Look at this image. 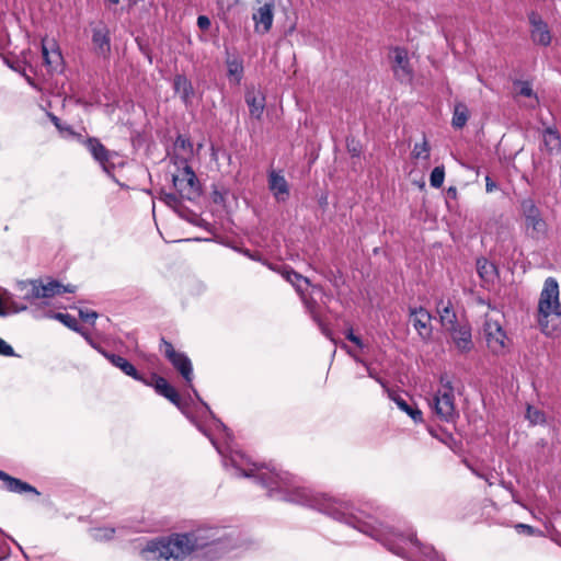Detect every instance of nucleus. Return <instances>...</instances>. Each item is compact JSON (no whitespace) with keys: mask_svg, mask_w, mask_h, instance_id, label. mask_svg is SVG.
<instances>
[{"mask_svg":"<svg viewBox=\"0 0 561 561\" xmlns=\"http://www.w3.org/2000/svg\"><path fill=\"white\" fill-rule=\"evenodd\" d=\"M99 351L113 366L119 368L125 375L134 378L135 380L147 382V379L139 375L135 366L131 363H129L126 358L119 355L108 353L104 350L99 348Z\"/></svg>","mask_w":561,"mask_h":561,"instance_id":"17","label":"nucleus"},{"mask_svg":"<svg viewBox=\"0 0 561 561\" xmlns=\"http://www.w3.org/2000/svg\"><path fill=\"white\" fill-rule=\"evenodd\" d=\"M393 536L398 537L400 542H403V543L410 542L411 545H413L415 547L420 546V541L415 538L414 535L403 536V535L393 534Z\"/></svg>","mask_w":561,"mask_h":561,"instance_id":"46","label":"nucleus"},{"mask_svg":"<svg viewBox=\"0 0 561 561\" xmlns=\"http://www.w3.org/2000/svg\"><path fill=\"white\" fill-rule=\"evenodd\" d=\"M275 3L273 0L265 1L254 10L252 20L254 21V31L257 34H266L271 31L274 19Z\"/></svg>","mask_w":561,"mask_h":561,"instance_id":"11","label":"nucleus"},{"mask_svg":"<svg viewBox=\"0 0 561 561\" xmlns=\"http://www.w3.org/2000/svg\"><path fill=\"white\" fill-rule=\"evenodd\" d=\"M0 355L15 356L13 347L1 337H0Z\"/></svg>","mask_w":561,"mask_h":561,"instance_id":"42","label":"nucleus"},{"mask_svg":"<svg viewBox=\"0 0 561 561\" xmlns=\"http://www.w3.org/2000/svg\"><path fill=\"white\" fill-rule=\"evenodd\" d=\"M41 279H32L21 284V289L25 290L23 296L26 300H34L42 298L41 291Z\"/></svg>","mask_w":561,"mask_h":561,"instance_id":"32","label":"nucleus"},{"mask_svg":"<svg viewBox=\"0 0 561 561\" xmlns=\"http://www.w3.org/2000/svg\"><path fill=\"white\" fill-rule=\"evenodd\" d=\"M355 359H356L358 363H362L363 365H365V366H366V368H367V373H368V376H369L370 378L375 379V380H376L378 383H380L383 388H387V387H386L385 381H383L381 378H379V377L375 374V371H374V370H373V369H371V368H370V367H369V366H368L364 360H362V359H359V358H357V357H355Z\"/></svg>","mask_w":561,"mask_h":561,"instance_id":"47","label":"nucleus"},{"mask_svg":"<svg viewBox=\"0 0 561 561\" xmlns=\"http://www.w3.org/2000/svg\"><path fill=\"white\" fill-rule=\"evenodd\" d=\"M228 76L234 78L236 82L239 83L243 75L242 61L234 58L227 60Z\"/></svg>","mask_w":561,"mask_h":561,"instance_id":"33","label":"nucleus"},{"mask_svg":"<svg viewBox=\"0 0 561 561\" xmlns=\"http://www.w3.org/2000/svg\"><path fill=\"white\" fill-rule=\"evenodd\" d=\"M111 3L117 4L121 0H108Z\"/></svg>","mask_w":561,"mask_h":561,"instance_id":"60","label":"nucleus"},{"mask_svg":"<svg viewBox=\"0 0 561 561\" xmlns=\"http://www.w3.org/2000/svg\"><path fill=\"white\" fill-rule=\"evenodd\" d=\"M114 534L115 529L111 527H99L91 530V535L95 540H110Z\"/></svg>","mask_w":561,"mask_h":561,"instance_id":"37","label":"nucleus"},{"mask_svg":"<svg viewBox=\"0 0 561 561\" xmlns=\"http://www.w3.org/2000/svg\"><path fill=\"white\" fill-rule=\"evenodd\" d=\"M160 199L175 210L182 205L179 196L174 193H161Z\"/></svg>","mask_w":561,"mask_h":561,"instance_id":"39","label":"nucleus"},{"mask_svg":"<svg viewBox=\"0 0 561 561\" xmlns=\"http://www.w3.org/2000/svg\"><path fill=\"white\" fill-rule=\"evenodd\" d=\"M447 196L450 197V198H456L457 197V188L454 187V186H450L447 190Z\"/></svg>","mask_w":561,"mask_h":561,"instance_id":"55","label":"nucleus"},{"mask_svg":"<svg viewBox=\"0 0 561 561\" xmlns=\"http://www.w3.org/2000/svg\"><path fill=\"white\" fill-rule=\"evenodd\" d=\"M526 419L533 425L543 424L546 422L545 413L531 405H528L526 411Z\"/></svg>","mask_w":561,"mask_h":561,"instance_id":"35","label":"nucleus"},{"mask_svg":"<svg viewBox=\"0 0 561 561\" xmlns=\"http://www.w3.org/2000/svg\"><path fill=\"white\" fill-rule=\"evenodd\" d=\"M517 527L524 528L525 531H529V533L533 530V528L530 526L525 525V524H519Z\"/></svg>","mask_w":561,"mask_h":561,"instance_id":"58","label":"nucleus"},{"mask_svg":"<svg viewBox=\"0 0 561 561\" xmlns=\"http://www.w3.org/2000/svg\"><path fill=\"white\" fill-rule=\"evenodd\" d=\"M390 59L391 70L394 78L400 83H412L414 79V70L410 64L408 50L403 47H393L391 48Z\"/></svg>","mask_w":561,"mask_h":561,"instance_id":"8","label":"nucleus"},{"mask_svg":"<svg viewBox=\"0 0 561 561\" xmlns=\"http://www.w3.org/2000/svg\"><path fill=\"white\" fill-rule=\"evenodd\" d=\"M62 284L58 280L48 278L46 283L41 279L39 291L42 298H51L61 294Z\"/></svg>","mask_w":561,"mask_h":561,"instance_id":"31","label":"nucleus"},{"mask_svg":"<svg viewBox=\"0 0 561 561\" xmlns=\"http://www.w3.org/2000/svg\"><path fill=\"white\" fill-rule=\"evenodd\" d=\"M531 38L536 44L548 46L551 43V35L546 23H539L538 27L531 30Z\"/></svg>","mask_w":561,"mask_h":561,"instance_id":"30","label":"nucleus"},{"mask_svg":"<svg viewBox=\"0 0 561 561\" xmlns=\"http://www.w3.org/2000/svg\"><path fill=\"white\" fill-rule=\"evenodd\" d=\"M536 320L546 336H561L560 290L554 277H548L543 283L538 299Z\"/></svg>","mask_w":561,"mask_h":561,"instance_id":"3","label":"nucleus"},{"mask_svg":"<svg viewBox=\"0 0 561 561\" xmlns=\"http://www.w3.org/2000/svg\"><path fill=\"white\" fill-rule=\"evenodd\" d=\"M222 549L224 543L217 529L197 528L191 533L152 540L142 549L141 554L147 561H181L201 550H207L205 556L213 558Z\"/></svg>","mask_w":561,"mask_h":561,"instance_id":"2","label":"nucleus"},{"mask_svg":"<svg viewBox=\"0 0 561 561\" xmlns=\"http://www.w3.org/2000/svg\"><path fill=\"white\" fill-rule=\"evenodd\" d=\"M245 103L249 106L250 115L260 119L265 108V95L255 89L248 90L245 93Z\"/></svg>","mask_w":561,"mask_h":561,"instance_id":"19","label":"nucleus"},{"mask_svg":"<svg viewBox=\"0 0 561 561\" xmlns=\"http://www.w3.org/2000/svg\"><path fill=\"white\" fill-rule=\"evenodd\" d=\"M262 469L263 466L256 468V473L254 470H242L241 476L254 478L260 484L267 488L271 493L274 491L283 493L282 499L285 501L317 508L334 519L352 525L360 531L381 540V534L378 530L374 528L368 530L365 524H358L359 522L350 512V506L346 503L327 496H314L309 490L298 486L295 477L289 472L276 471L275 469L262 471Z\"/></svg>","mask_w":561,"mask_h":561,"instance_id":"1","label":"nucleus"},{"mask_svg":"<svg viewBox=\"0 0 561 561\" xmlns=\"http://www.w3.org/2000/svg\"><path fill=\"white\" fill-rule=\"evenodd\" d=\"M439 382L440 388L434 397L433 408L435 414L442 421L453 422L458 416L455 404L453 380L445 374L440 376Z\"/></svg>","mask_w":561,"mask_h":561,"instance_id":"6","label":"nucleus"},{"mask_svg":"<svg viewBox=\"0 0 561 561\" xmlns=\"http://www.w3.org/2000/svg\"><path fill=\"white\" fill-rule=\"evenodd\" d=\"M275 271H277L288 283H290L296 290L297 286H300V282H305L307 285H310V279L308 277L302 276L289 266H280Z\"/></svg>","mask_w":561,"mask_h":561,"instance_id":"28","label":"nucleus"},{"mask_svg":"<svg viewBox=\"0 0 561 561\" xmlns=\"http://www.w3.org/2000/svg\"><path fill=\"white\" fill-rule=\"evenodd\" d=\"M479 477H481V478L485 479V481H486L490 485H492V482L490 481V479H488V478H485V477H483V476H481V474H479Z\"/></svg>","mask_w":561,"mask_h":561,"instance_id":"59","label":"nucleus"},{"mask_svg":"<svg viewBox=\"0 0 561 561\" xmlns=\"http://www.w3.org/2000/svg\"><path fill=\"white\" fill-rule=\"evenodd\" d=\"M175 148H180V149H183L185 151H187L188 153L192 152V144L191 141L183 137V136H179L175 140Z\"/></svg>","mask_w":561,"mask_h":561,"instance_id":"41","label":"nucleus"},{"mask_svg":"<svg viewBox=\"0 0 561 561\" xmlns=\"http://www.w3.org/2000/svg\"><path fill=\"white\" fill-rule=\"evenodd\" d=\"M346 339L351 342H353L354 344H356L358 347H364V343L363 341L360 340L359 336L355 335L354 332H353V329H348L346 331Z\"/></svg>","mask_w":561,"mask_h":561,"instance_id":"48","label":"nucleus"},{"mask_svg":"<svg viewBox=\"0 0 561 561\" xmlns=\"http://www.w3.org/2000/svg\"><path fill=\"white\" fill-rule=\"evenodd\" d=\"M297 293L312 320L320 321V314L318 311L319 305L317 300L311 296H307L300 286H297Z\"/></svg>","mask_w":561,"mask_h":561,"instance_id":"29","label":"nucleus"},{"mask_svg":"<svg viewBox=\"0 0 561 561\" xmlns=\"http://www.w3.org/2000/svg\"><path fill=\"white\" fill-rule=\"evenodd\" d=\"M469 110L462 102H458L454 106L451 125L456 129H461L468 122Z\"/></svg>","mask_w":561,"mask_h":561,"instance_id":"27","label":"nucleus"},{"mask_svg":"<svg viewBox=\"0 0 561 561\" xmlns=\"http://www.w3.org/2000/svg\"><path fill=\"white\" fill-rule=\"evenodd\" d=\"M477 272L481 279L486 283H491L497 275L496 266L484 257L477 260Z\"/></svg>","mask_w":561,"mask_h":561,"instance_id":"24","label":"nucleus"},{"mask_svg":"<svg viewBox=\"0 0 561 561\" xmlns=\"http://www.w3.org/2000/svg\"><path fill=\"white\" fill-rule=\"evenodd\" d=\"M389 398L396 402L398 408L405 412L414 422H421L422 421V412L421 410L416 408H412L408 404V402L397 392L389 390L386 388Z\"/></svg>","mask_w":561,"mask_h":561,"instance_id":"22","label":"nucleus"},{"mask_svg":"<svg viewBox=\"0 0 561 561\" xmlns=\"http://www.w3.org/2000/svg\"><path fill=\"white\" fill-rule=\"evenodd\" d=\"M486 345L494 354L502 353L506 347V334L499 320L486 316L483 323Z\"/></svg>","mask_w":561,"mask_h":561,"instance_id":"10","label":"nucleus"},{"mask_svg":"<svg viewBox=\"0 0 561 561\" xmlns=\"http://www.w3.org/2000/svg\"><path fill=\"white\" fill-rule=\"evenodd\" d=\"M49 117H50V121L53 122V124L56 126V128H58L60 131H69L70 130V127L69 126H64L60 122V119L55 116L54 114H49Z\"/></svg>","mask_w":561,"mask_h":561,"instance_id":"50","label":"nucleus"},{"mask_svg":"<svg viewBox=\"0 0 561 561\" xmlns=\"http://www.w3.org/2000/svg\"><path fill=\"white\" fill-rule=\"evenodd\" d=\"M79 317L87 322H94L98 318V313L93 310H79Z\"/></svg>","mask_w":561,"mask_h":561,"instance_id":"43","label":"nucleus"},{"mask_svg":"<svg viewBox=\"0 0 561 561\" xmlns=\"http://www.w3.org/2000/svg\"><path fill=\"white\" fill-rule=\"evenodd\" d=\"M457 350L467 353L473 347L471 327L468 322H460L447 330Z\"/></svg>","mask_w":561,"mask_h":561,"instance_id":"13","label":"nucleus"},{"mask_svg":"<svg viewBox=\"0 0 561 561\" xmlns=\"http://www.w3.org/2000/svg\"><path fill=\"white\" fill-rule=\"evenodd\" d=\"M439 382L440 388L434 397L433 408L435 414L442 421L453 422L458 416L455 404L453 380L445 374L440 376Z\"/></svg>","mask_w":561,"mask_h":561,"instance_id":"5","label":"nucleus"},{"mask_svg":"<svg viewBox=\"0 0 561 561\" xmlns=\"http://www.w3.org/2000/svg\"><path fill=\"white\" fill-rule=\"evenodd\" d=\"M445 179L444 165L435 167L430 175V184L432 187L439 188Z\"/></svg>","mask_w":561,"mask_h":561,"instance_id":"36","label":"nucleus"},{"mask_svg":"<svg viewBox=\"0 0 561 561\" xmlns=\"http://www.w3.org/2000/svg\"><path fill=\"white\" fill-rule=\"evenodd\" d=\"M92 43L94 50L99 56L106 57L111 51L110 31L104 24H100L92 30Z\"/></svg>","mask_w":561,"mask_h":561,"instance_id":"16","label":"nucleus"},{"mask_svg":"<svg viewBox=\"0 0 561 561\" xmlns=\"http://www.w3.org/2000/svg\"><path fill=\"white\" fill-rule=\"evenodd\" d=\"M181 164L183 167L172 175L173 186L180 197L193 201L201 195V184L195 172L186 161L182 160Z\"/></svg>","mask_w":561,"mask_h":561,"instance_id":"7","label":"nucleus"},{"mask_svg":"<svg viewBox=\"0 0 561 561\" xmlns=\"http://www.w3.org/2000/svg\"><path fill=\"white\" fill-rule=\"evenodd\" d=\"M160 351L163 352L165 358L182 375L187 383L193 380V367L190 358L182 352L175 351L172 343L164 337L161 339Z\"/></svg>","mask_w":561,"mask_h":561,"instance_id":"9","label":"nucleus"},{"mask_svg":"<svg viewBox=\"0 0 561 561\" xmlns=\"http://www.w3.org/2000/svg\"><path fill=\"white\" fill-rule=\"evenodd\" d=\"M42 54L45 65L49 68H56L61 62V54L59 49L56 48L54 42L51 43L50 47L45 42H43Z\"/></svg>","mask_w":561,"mask_h":561,"instance_id":"25","label":"nucleus"},{"mask_svg":"<svg viewBox=\"0 0 561 561\" xmlns=\"http://www.w3.org/2000/svg\"><path fill=\"white\" fill-rule=\"evenodd\" d=\"M518 84L520 85L519 94L525 98H535L537 100V95L534 93L533 88L529 82L527 81H519Z\"/></svg>","mask_w":561,"mask_h":561,"instance_id":"40","label":"nucleus"},{"mask_svg":"<svg viewBox=\"0 0 561 561\" xmlns=\"http://www.w3.org/2000/svg\"><path fill=\"white\" fill-rule=\"evenodd\" d=\"M437 312L440 323L446 330L459 323L457 322V316L450 300L446 302L443 299L439 300L437 304Z\"/></svg>","mask_w":561,"mask_h":561,"instance_id":"21","label":"nucleus"},{"mask_svg":"<svg viewBox=\"0 0 561 561\" xmlns=\"http://www.w3.org/2000/svg\"><path fill=\"white\" fill-rule=\"evenodd\" d=\"M529 22H530V24H531L533 28L538 27V24H539V23H545V22L541 20V18H540L537 13H535V12H531V13L529 14Z\"/></svg>","mask_w":561,"mask_h":561,"instance_id":"52","label":"nucleus"},{"mask_svg":"<svg viewBox=\"0 0 561 561\" xmlns=\"http://www.w3.org/2000/svg\"><path fill=\"white\" fill-rule=\"evenodd\" d=\"M173 89L181 100L188 105L194 96L192 82L183 75H176L173 80Z\"/></svg>","mask_w":561,"mask_h":561,"instance_id":"20","label":"nucleus"},{"mask_svg":"<svg viewBox=\"0 0 561 561\" xmlns=\"http://www.w3.org/2000/svg\"><path fill=\"white\" fill-rule=\"evenodd\" d=\"M3 474H4V472L0 470V480H2V481H3Z\"/></svg>","mask_w":561,"mask_h":561,"instance_id":"61","label":"nucleus"},{"mask_svg":"<svg viewBox=\"0 0 561 561\" xmlns=\"http://www.w3.org/2000/svg\"><path fill=\"white\" fill-rule=\"evenodd\" d=\"M3 482L5 483V488L10 492L14 493H24V492H33L35 494H39L37 490L32 486L31 484L23 482L16 478H13L4 472L3 474Z\"/></svg>","mask_w":561,"mask_h":561,"instance_id":"26","label":"nucleus"},{"mask_svg":"<svg viewBox=\"0 0 561 561\" xmlns=\"http://www.w3.org/2000/svg\"><path fill=\"white\" fill-rule=\"evenodd\" d=\"M317 323V325L319 327V329L321 330V332L327 336L329 337L330 340H333L332 339V332L331 330L328 328V325L322 321V319L320 318V321H314Z\"/></svg>","mask_w":561,"mask_h":561,"instance_id":"51","label":"nucleus"},{"mask_svg":"<svg viewBox=\"0 0 561 561\" xmlns=\"http://www.w3.org/2000/svg\"><path fill=\"white\" fill-rule=\"evenodd\" d=\"M410 321L412 322L413 328L417 331L420 337L424 341L430 340L432 336V316L431 313L420 307V308H410Z\"/></svg>","mask_w":561,"mask_h":561,"instance_id":"12","label":"nucleus"},{"mask_svg":"<svg viewBox=\"0 0 561 561\" xmlns=\"http://www.w3.org/2000/svg\"><path fill=\"white\" fill-rule=\"evenodd\" d=\"M517 527L524 528L525 531H529V533L533 530V528L530 526L525 525V524H519Z\"/></svg>","mask_w":561,"mask_h":561,"instance_id":"57","label":"nucleus"},{"mask_svg":"<svg viewBox=\"0 0 561 561\" xmlns=\"http://www.w3.org/2000/svg\"><path fill=\"white\" fill-rule=\"evenodd\" d=\"M147 386H152L157 393L160 396L167 398L169 401H171L174 405L180 407L181 405V397L175 390L174 387H172L165 378L158 376L157 374L151 375V380H147V382H144Z\"/></svg>","mask_w":561,"mask_h":561,"instance_id":"14","label":"nucleus"},{"mask_svg":"<svg viewBox=\"0 0 561 561\" xmlns=\"http://www.w3.org/2000/svg\"><path fill=\"white\" fill-rule=\"evenodd\" d=\"M268 188L277 202H286L289 198V185L280 172L272 170L268 173Z\"/></svg>","mask_w":561,"mask_h":561,"instance_id":"15","label":"nucleus"},{"mask_svg":"<svg viewBox=\"0 0 561 561\" xmlns=\"http://www.w3.org/2000/svg\"><path fill=\"white\" fill-rule=\"evenodd\" d=\"M543 146L550 153L561 150V137L559 131L553 127H547L542 131Z\"/></svg>","mask_w":561,"mask_h":561,"instance_id":"23","label":"nucleus"},{"mask_svg":"<svg viewBox=\"0 0 561 561\" xmlns=\"http://www.w3.org/2000/svg\"><path fill=\"white\" fill-rule=\"evenodd\" d=\"M0 56H1V58L3 59V62H4V64L10 68V69H12V70H14V71H16V72H19V73H21V72L23 71V69H24V68L22 67V65H21V62H20V61H12V60H10L8 57L2 56L1 54H0Z\"/></svg>","mask_w":561,"mask_h":561,"instance_id":"44","label":"nucleus"},{"mask_svg":"<svg viewBox=\"0 0 561 561\" xmlns=\"http://www.w3.org/2000/svg\"><path fill=\"white\" fill-rule=\"evenodd\" d=\"M520 210L524 219L525 233L534 240H543L548 237L549 226L541 210L531 198L520 202Z\"/></svg>","mask_w":561,"mask_h":561,"instance_id":"4","label":"nucleus"},{"mask_svg":"<svg viewBox=\"0 0 561 561\" xmlns=\"http://www.w3.org/2000/svg\"><path fill=\"white\" fill-rule=\"evenodd\" d=\"M385 545L388 547V549L390 551H392L393 553L398 554V556H402L403 554V546L400 545V543H397L394 541H391L389 539L386 540Z\"/></svg>","mask_w":561,"mask_h":561,"instance_id":"45","label":"nucleus"},{"mask_svg":"<svg viewBox=\"0 0 561 561\" xmlns=\"http://www.w3.org/2000/svg\"><path fill=\"white\" fill-rule=\"evenodd\" d=\"M210 20L208 16L206 15H199L197 18V26L202 30V31H207L209 27H210Z\"/></svg>","mask_w":561,"mask_h":561,"instance_id":"49","label":"nucleus"},{"mask_svg":"<svg viewBox=\"0 0 561 561\" xmlns=\"http://www.w3.org/2000/svg\"><path fill=\"white\" fill-rule=\"evenodd\" d=\"M76 291V286L73 285H62V288H61V294L62 293H75Z\"/></svg>","mask_w":561,"mask_h":561,"instance_id":"54","label":"nucleus"},{"mask_svg":"<svg viewBox=\"0 0 561 561\" xmlns=\"http://www.w3.org/2000/svg\"><path fill=\"white\" fill-rule=\"evenodd\" d=\"M21 75L25 78V80H26L31 85H34V81H33V79H32L30 76H27V75L25 73V70H24V69H23V71L21 72Z\"/></svg>","mask_w":561,"mask_h":561,"instance_id":"56","label":"nucleus"},{"mask_svg":"<svg viewBox=\"0 0 561 561\" xmlns=\"http://www.w3.org/2000/svg\"><path fill=\"white\" fill-rule=\"evenodd\" d=\"M55 319L59 320L62 324H65L67 328L79 332L78 321L77 319L69 314V313H56L54 316Z\"/></svg>","mask_w":561,"mask_h":561,"instance_id":"38","label":"nucleus"},{"mask_svg":"<svg viewBox=\"0 0 561 561\" xmlns=\"http://www.w3.org/2000/svg\"><path fill=\"white\" fill-rule=\"evenodd\" d=\"M430 145L427 140L424 138L421 144H415L412 150V158L414 159H430Z\"/></svg>","mask_w":561,"mask_h":561,"instance_id":"34","label":"nucleus"},{"mask_svg":"<svg viewBox=\"0 0 561 561\" xmlns=\"http://www.w3.org/2000/svg\"><path fill=\"white\" fill-rule=\"evenodd\" d=\"M84 145L92 157L108 172L107 164L111 161L112 152L107 150L98 138L89 137Z\"/></svg>","mask_w":561,"mask_h":561,"instance_id":"18","label":"nucleus"},{"mask_svg":"<svg viewBox=\"0 0 561 561\" xmlns=\"http://www.w3.org/2000/svg\"><path fill=\"white\" fill-rule=\"evenodd\" d=\"M497 188L496 183L488 175L485 176V190L491 193Z\"/></svg>","mask_w":561,"mask_h":561,"instance_id":"53","label":"nucleus"}]
</instances>
